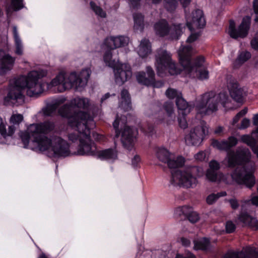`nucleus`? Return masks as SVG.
<instances>
[{"mask_svg":"<svg viewBox=\"0 0 258 258\" xmlns=\"http://www.w3.org/2000/svg\"><path fill=\"white\" fill-rule=\"evenodd\" d=\"M227 88L231 97L237 102H242L243 99V90L238 87L236 80L230 77L227 80Z\"/></svg>","mask_w":258,"mask_h":258,"instance_id":"6ab92c4d","label":"nucleus"},{"mask_svg":"<svg viewBox=\"0 0 258 258\" xmlns=\"http://www.w3.org/2000/svg\"><path fill=\"white\" fill-rule=\"evenodd\" d=\"M90 6L91 9L93 10V11L95 13V14L102 18H104L106 17L105 13L103 11V10L99 7L96 6L95 4L93 2H90Z\"/></svg>","mask_w":258,"mask_h":258,"instance_id":"79ce46f5","label":"nucleus"},{"mask_svg":"<svg viewBox=\"0 0 258 258\" xmlns=\"http://www.w3.org/2000/svg\"><path fill=\"white\" fill-rule=\"evenodd\" d=\"M252 151L253 153L256 155L257 158H258V146L253 145L252 147H251Z\"/></svg>","mask_w":258,"mask_h":258,"instance_id":"e2e57ef3","label":"nucleus"},{"mask_svg":"<svg viewBox=\"0 0 258 258\" xmlns=\"http://www.w3.org/2000/svg\"><path fill=\"white\" fill-rule=\"evenodd\" d=\"M185 162V160L182 156H178L173 158L171 156L169 160L166 162L170 168H175L182 166Z\"/></svg>","mask_w":258,"mask_h":258,"instance_id":"2f4dec72","label":"nucleus"},{"mask_svg":"<svg viewBox=\"0 0 258 258\" xmlns=\"http://www.w3.org/2000/svg\"><path fill=\"white\" fill-rule=\"evenodd\" d=\"M200 33L199 32L191 33V35L188 37L186 42L188 43H191L196 41L200 36Z\"/></svg>","mask_w":258,"mask_h":258,"instance_id":"3c124183","label":"nucleus"},{"mask_svg":"<svg viewBox=\"0 0 258 258\" xmlns=\"http://www.w3.org/2000/svg\"><path fill=\"white\" fill-rule=\"evenodd\" d=\"M23 0H11V7L14 11H18L24 7Z\"/></svg>","mask_w":258,"mask_h":258,"instance_id":"c03bdc74","label":"nucleus"},{"mask_svg":"<svg viewBox=\"0 0 258 258\" xmlns=\"http://www.w3.org/2000/svg\"><path fill=\"white\" fill-rule=\"evenodd\" d=\"M194 249L196 250H207L210 246V241L206 238H203L198 240H195Z\"/></svg>","mask_w":258,"mask_h":258,"instance_id":"473e14b6","label":"nucleus"},{"mask_svg":"<svg viewBox=\"0 0 258 258\" xmlns=\"http://www.w3.org/2000/svg\"><path fill=\"white\" fill-rule=\"evenodd\" d=\"M13 33L16 46L15 53L21 55L23 53V45L16 26H13Z\"/></svg>","mask_w":258,"mask_h":258,"instance_id":"c85d7f7f","label":"nucleus"},{"mask_svg":"<svg viewBox=\"0 0 258 258\" xmlns=\"http://www.w3.org/2000/svg\"><path fill=\"white\" fill-rule=\"evenodd\" d=\"M141 160L140 157L138 155H135L132 161V164L134 167H137Z\"/></svg>","mask_w":258,"mask_h":258,"instance_id":"6e6d98bb","label":"nucleus"},{"mask_svg":"<svg viewBox=\"0 0 258 258\" xmlns=\"http://www.w3.org/2000/svg\"><path fill=\"white\" fill-rule=\"evenodd\" d=\"M128 37L122 36L117 37H110L105 39L104 45L110 49L123 46L126 45L128 42Z\"/></svg>","mask_w":258,"mask_h":258,"instance_id":"412c9836","label":"nucleus"},{"mask_svg":"<svg viewBox=\"0 0 258 258\" xmlns=\"http://www.w3.org/2000/svg\"><path fill=\"white\" fill-rule=\"evenodd\" d=\"M251 18L249 16H246L242 19V21L237 29L235 28V23L233 20H230L228 28V34L233 38L238 37L244 38L248 34L250 26Z\"/></svg>","mask_w":258,"mask_h":258,"instance_id":"ddd939ff","label":"nucleus"},{"mask_svg":"<svg viewBox=\"0 0 258 258\" xmlns=\"http://www.w3.org/2000/svg\"><path fill=\"white\" fill-rule=\"evenodd\" d=\"M66 98L61 97L54 100L52 103L48 105L44 110L43 113L45 116H51L56 111L57 107L66 101Z\"/></svg>","mask_w":258,"mask_h":258,"instance_id":"393cba45","label":"nucleus"},{"mask_svg":"<svg viewBox=\"0 0 258 258\" xmlns=\"http://www.w3.org/2000/svg\"><path fill=\"white\" fill-rule=\"evenodd\" d=\"M251 57V53L247 51L239 52L233 64L234 68H238Z\"/></svg>","mask_w":258,"mask_h":258,"instance_id":"c756f323","label":"nucleus"},{"mask_svg":"<svg viewBox=\"0 0 258 258\" xmlns=\"http://www.w3.org/2000/svg\"><path fill=\"white\" fill-rule=\"evenodd\" d=\"M91 104L90 100L87 98L75 97L71 100L69 104H66L60 107L58 113L62 117L69 118V123L72 127L80 124H92L94 126V121L88 112Z\"/></svg>","mask_w":258,"mask_h":258,"instance_id":"20e7f679","label":"nucleus"},{"mask_svg":"<svg viewBox=\"0 0 258 258\" xmlns=\"http://www.w3.org/2000/svg\"><path fill=\"white\" fill-rule=\"evenodd\" d=\"M155 116L159 121L164 120L166 116L169 118L168 121H174L175 115L174 114L173 104L170 102H166L163 108L160 109L155 114Z\"/></svg>","mask_w":258,"mask_h":258,"instance_id":"a211bd4d","label":"nucleus"},{"mask_svg":"<svg viewBox=\"0 0 258 258\" xmlns=\"http://www.w3.org/2000/svg\"><path fill=\"white\" fill-rule=\"evenodd\" d=\"M153 88H161L163 86V83L162 81H155V76L154 77V80L153 81V83L150 85Z\"/></svg>","mask_w":258,"mask_h":258,"instance_id":"4d7b16f0","label":"nucleus"},{"mask_svg":"<svg viewBox=\"0 0 258 258\" xmlns=\"http://www.w3.org/2000/svg\"><path fill=\"white\" fill-rule=\"evenodd\" d=\"M225 227L226 232L230 233L235 230L236 226L232 221H229L226 222Z\"/></svg>","mask_w":258,"mask_h":258,"instance_id":"de8ad7c7","label":"nucleus"},{"mask_svg":"<svg viewBox=\"0 0 258 258\" xmlns=\"http://www.w3.org/2000/svg\"><path fill=\"white\" fill-rule=\"evenodd\" d=\"M46 72L40 70L30 72L27 76H21L10 81L9 92L4 98L5 105L19 106L25 102V96L22 93L25 90L30 97L37 96L44 90L45 83L41 79L46 76Z\"/></svg>","mask_w":258,"mask_h":258,"instance_id":"7ed1b4c3","label":"nucleus"},{"mask_svg":"<svg viewBox=\"0 0 258 258\" xmlns=\"http://www.w3.org/2000/svg\"><path fill=\"white\" fill-rule=\"evenodd\" d=\"M54 128V123L50 121L31 124L27 131L20 133L24 148H29L35 151H45L50 157H66L73 155L70 150L69 144L61 138L52 136L48 138L39 135L48 134Z\"/></svg>","mask_w":258,"mask_h":258,"instance_id":"f257e3e1","label":"nucleus"},{"mask_svg":"<svg viewBox=\"0 0 258 258\" xmlns=\"http://www.w3.org/2000/svg\"><path fill=\"white\" fill-rule=\"evenodd\" d=\"M92 124L85 125L80 124L76 126L77 130L68 135L69 140L75 143L79 142L77 154L79 155L96 156L98 151L94 143L90 138V129Z\"/></svg>","mask_w":258,"mask_h":258,"instance_id":"423d86ee","label":"nucleus"},{"mask_svg":"<svg viewBox=\"0 0 258 258\" xmlns=\"http://www.w3.org/2000/svg\"><path fill=\"white\" fill-rule=\"evenodd\" d=\"M165 95L170 99L176 98V100L178 97L182 96L181 92L173 88H168L165 92Z\"/></svg>","mask_w":258,"mask_h":258,"instance_id":"4c0bfd02","label":"nucleus"},{"mask_svg":"<svg viewBox=\"0 0 258 258\" xmlns=\"http://www.w3.org/2000/svg\"><path fill=\"white\" fill-rule=\"evenodd\" d=\"M121 99L119 106L126 111L130 110L131 109V98L127 90L123 89L122 90Z\"/></svg>","mask_w":258,"mask_h":258,"instance_id":"cd10ccee","label":"nucleus"},{"mask_svg":"<svg viewBox=\"0 0 258 258\" xmlns=\"http://www.w3.org/2000/svg\"><path fill=\"white\" fill-rule=\"evenodd\" d=\"M179 211L181 212L183 215H186L187 213L186 211H189L187 217L188 220L192 223L197 222L199 220V216L198 214L194 211H190V209L187 206H183L178 208Z\"/></svg>","mask_w":258,"mask_h":258,"instance_id":"7c9ffc66","label":"nucleus"},{"mask_svg":"<svg viewBox=\"0 0 258 258\" xmlns=\"http://www.w3.org/2000/svg\"><path fill=\"white\" fill-rule=\"evenodd\" d=\"M91 72L89 69H83L79 73L73 72L66 74L61 72L50 83L47 84V88L54 92H62L72 88L81 91L86 86Z\"/></svg>","mask_w":258,"mask_h":258,"instance_id":"39448f33","label":"nucleus"},{"mask_svg":"<svg viewBox=\"0 0 258 258\" xmlns=\"http://www.w3.org/2000/svg\"><path fill=\"white\" fill-rule=\"evenodd\" d=\"M247 108L246 107H245L244 109L241 110L240 111H239L237 114L240 117H242L244 115H245L247 112Z\"/></svg>","mask_w":258,"mask_h":258,"instance_id":"680f3d73","label":"nucleus"},{"mask_svg":"<svg viewBox=\"0 0 258 258\" xmlns=\"http://www.w3.org/2000/svg\"><path fill=\"white\" fill-rule=\"evenodd\" d=\"M208 133V128L206 122L201 120L199 124L191 128L189 132L185 135L184 140L188 146L201 145Z\"/></svg>","mask_w":258,"mask_h":258,"instance_id":"f8f14e48","label":"nucleus"},{"mask_svg":"<svg viewBox=\"0 0 258 258\" xmlns=\"http://www.w3.org/2000/svg\"><path fill=\"white\" fill-rule=\"evenodd\" d=\"M146 72L147 73L143 72L138 73L136 78L139 83L149 86L153 83L155 73L150 67H147Z\"/></svg>","mask_w":258,"mask_h":258,"instance_id":"4be33fe9","label":"nucleus"},{"mask_svg":"<svg viewBox=\"0 0 258 258\" xmlns=\"http://www.w3.org/2000/svg\"><path fill=\"white\" fill-rule=\"evenodd\" d=\"M203 168L190 166L182 170H177L172 173V184L186 188L192 187L197 183V178L204 175Z\"/></svg>","mask_w":258,"mask_h":258,"instance_id":"1a4fd4ad","label":"nucleus"},{"mask_svg":"<svg viewBox=\"0 0 258 258\" xmlns=\"http://www.w3.org/2000/svg\"><path fill=\"white\" fill-rule=\"evenodd\" d=\"M226 195L225 191H222L217 194H212L210 195L207 198V202L208 204H213L217 199L221 197H224Z\"/></svg>","mask_w":258,"mask_h":258,"instance_id":"58836bf2","label":"nucleus"},{"mask_svg":"<svg viewBox=\"0 0 258 258\" xmlns=\"http://www.w3.org/2000/svg\"><path fill=\"white\" fill-rule=\"evenodd\" d=\"M210 169L206 173L207 178L211 181H224L227 183L226 176L222 173H217L215 171L220 168V164L216 160H212L209 163Z\"/></svg>","mask_w":258,"mask_h":258,"instance_id":"f3484780","label":"nucleus"},{"mask_svg":"<svg viewBox=\"0 0 258 258\" xmlns=\"http://www.w3.org/2000/svg\"><path fill=\"white\" fill-rule=\"evenodd\" d=\"M154 28L156 35L160 37L168 36L170 39H178L185 27L181 24L169 26L166 20H161L155 24Z\"/></svg>","mask_w":258,"mask_h":258,"instance_id":"9b49d317","label":"nucleus"},{"mask_svg":"<svg viewBox=\"0 0 258 258\" xmlns=\"http://www.w3.org/2000/svg\"><path fill=\"white\" fill-rule=\"evenodd\" d=\"M250 120L247 118H243L241 122L240 125L239 126L240 130H243L247 128L250 125Z\"/></svg>","mask_w":258,"mask_h":258,"instance_id":"8fccbe9b","label":"nucleus"},{"mask_svg":"<svg viewBox=\"0 0 258 258\" xmlns=\"http://www.w3.org/2000/svg\"><path fill=\"white\" fill-rule=\"evenodd\" d=\"M187 114H179V116L178 117V124H179V126L183 129L186 128L188 126V124H187V123L186 121V119L185 118V116Z\"/></svg>","mask_w":258,"mask_h":258,"instance_id":"49530a36","label":"nucleus"},{"mask_svg":"<svg viewBox=\"0 0 258 258\" xmlns=\"http://www.w3.org/2000/svg\"><path fill=\"white\" fill-rule=\"evenodd\" d=\"M238 219L244 225H247L255 230L258 229V221L255 218L250 216L246 213L241 211L238 216Z\"/></svg>","mask_w":258,"mask_h":258,"instance_id":"5701e85b","label":"nucleus"},{"mask_svg":"<svg viewBox=\"0 0 258 258\" xmlns=\"http://www.w3.org/2000/svg\"><path fill=\"white\" fill-rule=\"evenodd\" d=\"M231 207L234 209H237L239 207L238 201L236 199H232L229 200Z\"/></svg>","mask_w":258,"mask_h":258,"instance_id":"5fc2aeb1","label":"nucleus"},{"mask_svg":"<svg viewBox=\"0 0 258 258\" xmlns=\"http://www.w3.org/2000/svg\"><path fill=\"white\" fill-rule=\"evenodd\" d=\"M108 49L109 50L106 51L103 56L104 61L107 66L112 68H114L118 63V61L115 59H112V53L110 52L111 49Z\"/></svg>","mask_w":258,"mask_h":258,"instance_id":"f704fd0d","label":"nucleus"},{"mask_svg":"<svg viewBox=\"0 0 258 258\" xmlns=\"http://www.w3.org/2000/svg\"><path fill=\"white\" fill-rule=\"evenodd\" d=\"M15 127L14 125H11L9 127L8 131L6 129V125L2 121L0 124V134L4 138L8 136H11L14 133Z\"/></svg>","mask_w":258,"mask_h":258,"instance_id":"c9c22d12","label":"nucleus"},{"mask_svg":"<svg viewBox=\"0 0 258 258\" xmlns=\"http://www.w3.org/2000/svg\"><path fill=\"white\" fill-rule=\"evenodd\" d=\"M253 8L255 14H258V0H253Z\"/></svg>","mask_w":258,"mask_h":258,"instance_id":"052dcab7","label":"nucleus"},{"mask_svg":"<svg viewBox=\"0 0 258 258\" xmlns=\"http://www.w3.org/2000/svg\"><path fill=\"white\" fill-rule=\"evenodd\" d=\"M196 51L189 45H181L178 50L179 61L183 68V71L189 77L194 78L197 71L203 69L205 58L199 56L195 60L194 64L191 62V56Z\"/></svg>","mask_w":258,"mask_h":258,"instance_id":"6e6552de","label":"nucleus"},{"mask_svg":"<svg viewBox=\"0 0 258 258\" xmlns=\"http://www.w3.org/2000/svg\"><path fill=\"white\" fill-rule=\"evenodd\" d=\"M251 201L253 205L258 206V196L253 197Z\"/></svg>","mask_w":258,"mask_h":258,"instance_id":"338daca9","label":"nucleus"},{"mask_svg":"<svg viewBox=\"0 0 258 258\" xmlns=\"http://www.w3.org/2000/svg\"><path fill=\"white\" fill-rule=\"evenodd\" d=\"M175 258H196V257L193 254L189 253L187 256H185L180 254H177Z\"/></svg>","mask_w":258,"mask_h":258,"instance_id":"bf43d9fd","label":"nucleus"},{"mask_svg":"<svg viewBox=\"0 0 258 258\" xmlns=\"http://www.w3.org/2000/svg\"><path fill=\"white\" fill-rule=\"evenodd\" d=\"M238 143L236 138L229 137L227 140L218 141L213 140L212 146L220 151L227 152V155L223 161V164L228 167H234L238 165L248 163L249 167L244 166L243 168H237L231 174L232 178L240 184H244L246 187L251 188L255 182L253 173L255 171L254 163L250 161L251 153L245 148L238 147L235 151H229Z\"/></svg>","mask_w":258,"mask_h":258,"instance_id":"f03ea898","label":"nucleus"},{"mask_svg":"<svg viewBox=\"0 0 258 258\" xmlns=\"http://www.w3.org/2000/svg\"><path fill=\"white\" fill-rule=\"evenodd\" d=\"M195 158L198 161H203L206 157V153L204 151H200L195 155Z\"/></svg>","mask_w":258,"mask_h":258,"instance_id":"864d4df0","label":"nucleus"},{"mask_svg":"<svg viewBox=\"0 0 258 258\" xmlns=\"http://www.w3.org/2000/svg\"><path fill=\"white\" fill-rule=\"evenodd\" d=\"M185 18L186 26L191 32L203 28L206 25L203 11L200 10L195 11L191 15H187L185 12Z\"/></svg>","mask_w":258,"mask_h":258,"instance_id":"4468645a","label":"nucleus"},{"mask_svg":"<svg viewBox=\"0 0 258 258\" xmlns=\"http://www.w3.org/2000/svg\"><path fill=\"white\" fill-rule=\"evenodd\" d=\"M176 104L179 110V114H187L194 108V106L190 104H188L182 96L177 98L176 100Z\"/></svg>","mask_w":258,"mask_h":258,"instance_id":"a878e982","label":"nucleus"},{"mask_svg":"<svg viewBox=\"0 0 258 258\" xmlns=\"http://www.w3.org/2000/svg\"><path fill=\"white\" fill-rule=\"evenodd\" d=\"M241 141L250 147H252L255 144V140L250 136L247 135L242 136L241 137Z\"/></svg>","mask_w":258,"mask_h":258,"instance_id":"37998d69","label":"nucleus"},{"mask_svg":"<svg viewBox=\"0 0 258 258\" xmlns=\"http://www.w3.org/2000/svg\"><path fill=\"white\" fill-rule=\"evenodd\" d=\"M252 120L253 125L256 126L258 125V114H255L253 116Z\"/></svg>","mask_w":258,"mask_h":258,"instance_id":"0e129e2a","label":"nucleus"},{"mask_svg":"<svg viewBox=\"0 0 258 258\" xmlns=\"http://www.w3.org/2000/svg\"><path fill=\"white\" fill-rule=\"evenodd\" d=\"M152 52L151 44L148 39H143L141 40L138 47V53L140 57H147Z\"/></svg>","mask_w":258,"mask_h":258,"instance_id":"b1692460","label":"nucleus"},{"mask_svg":"<svg viewBox=\"0 0 258 258\" xmlns=\"http://www.w3.org/2000/svg\"><path fill=\"white\" fill-rule=\"evenodd\" d=\"M138 131L136 129L125 126L121 134V140L123 146L128 150H131L136 141Z\"/></svg>","mask_w":258,"mask_h":258,"instance_id":"dca6fc26","label":"nucleus"},{"mask_svg":"<svg viewBox=\"0 0 258 258\" xmlns=\"http://www.w3.org/2000/svg\"><path fill=\"white\" fill-rule=\"evenodd\" d=\"M130 5L133 8H136L138 3L140 1V0H130Z\"/></svg>","mask_w":258,"mask_h":258,"instance_id":"69168bd1","label":"nucleus"},{"mask_svg":"<svg viewBox=\"0 0 258 258\" xmlns=\"http://www.w3.org/2000/svg\"><path fill=\"white\" fill-rule=\"evenodd\" d=\"M223 258H247L242 251H229L225 254Z\"/></svg>","mask_w":258,"mask_h":258,"instance_id":"ea45409f","label":"nucleus"},{"mask_svg":"<svg viewBox=\"0 0 258 258\" xmlns=\"http://www.w3.org/2000/svg\"><path fill=\"white\" fill-rule=\"evenodd\" d=\"M223 131V127L221 126H218L215 130L214 133L216 134H219L221 133Z\"/></svg>","mask_w":258,"mask_h":258,"instance_id":"774afa93","label":"nucleus"},{"mask_svg":"<svg viewBox=\"0 0 258 258\" xmlns=\"http://www.w3.org/2000/svg\"><path fill=\"white\" fill-rule=\"evenodd\" d=\"M119 117L118 115H117L115 120L113 123V126L114 129L115 130V137L118 138L119 136L120 132L119 131Z\"/></svg>","mask_w":258,"mask_h":258,"instance_id":"09e8293b","label":"nucleus"},{"mask_svg":"<svg viewBox=\"0 0 258 258\" xmlns=\"http://www.w3.org/2000/svg\"><path fill=\"white\" fill-rule=\"evenodd\" d=\"M23 120V116L21 114H13L10 119V123L13 124H19Z\"/></svg>","mask_w":258,"mask_h":258,"instance_id":"a18cd8bd","label":"nucleus"},{"mask_svg":"<svg viewBox=\"0 0 258 258\" xmlns=\"http://www.w3.org/2000/svg\"><path fill=\"white\" fill-rule=\"evenodd\" d=\"M250 44L253 49L258 51V34L251 40Z\"/></svg>","mask_w":258,"mask_h":258,"instance_id":"603ef678","label":"nucleus"},{"mask_svg":"<svg viewBox=\"0 0 258 258\" xmlns=\"http://www.w3.org/2000/svg\"><path fill=\"white\" fill-rule=\"evenodd\" d=\"M155 66L157 73L159 76L163 77L167 72L171 75H176L180 73L181 70L178 68L171 58L170 53L163 48H159L155 55Z\"/></svg>","mask_w":258,"mask_h":258,"instance_id":"9d476101","label":"nucleus"},{"mask_svg":"<svg viewBox=\"0 0 258 258\" xmlns=\"http://www.w3.org/2000/svg\"><path fill=\"white\" fill-rule=\"evenodd\" d=\"M228 99V97L225 92L218 94L213 91L206 92L201 95L196 101L195 109L197 113L201 116L210 115L218 110L220 104L224 106Z\"/></svg>","mask_w":258,"mask_h":258,"instance_id":"0eeeda50","label":"nucleus"},{"mask_svg":"<svg viewBox=\"0 0 258 258\" xmlns=\"http://www.w3.org/2000/svg\"><path fill=\"white\" fill-rule=\"evenodd\" d=\"M134 28L137 30L142 31L143 29L144 17L141 14H135L134 15Z\"/></svg>","mask_w":258,"mask_h":258,"instance_id":"e433bc0d","label":"nucleus"},{"mask_svg":"<svg viewBox=\"0 0 258 258\" xmlns=\"http://www.w3.org/2000/svg\"><path fill=\"white\" fill-rule=\"evenodd\" d=\"M15 58L0 50V75H4L11 71L14 66Z\"/></svg>","mask_w":258,"mask_h":258,"instance_id":"aec40b11","label":"nucleus"},{"mask_svg":"<svg viewBox=\"0 0 258 258\" xmlns=\"http://www.w3.org/2000/svg\"><path fill=\"white\" fill-rule=\"evenodd\" d=\"M113 69L115 81L119 85H122L132 76L131 67L127 63H118Z\"/></svg>","mask_w":258,"mask_h":258,"instance_id":"2eb2a0df","label":"nucleus"},{"mask_svg":"<svg viewBox=\"0 0 258 258\" xmlns=\"http://www.w3.org/2000/svg\"><path fill=\"white\" fill-rule=\"evenodd\" d=\"M180 242L181 243L182 245L184 246H188L190 244V241L189 239L184 238V237H181L180 239Z\"/></svg>","mask_w":258,"mask_h":258,"instance_id":"13d9d810","label":"nucleus"},{"mask_svg":"<svg viewBox=\"0 0 258 258\" xmlns=\"http://www.w3.org/2000/svg\"><path fill=\"white\" fill-rule=\"evenodd\" d=\"M96 156L102 160H114L117 159V153L115 149H108L98 151Z\"/></svg>","mask_w":258,"mask_h":258,"instance_id":"bb28decb","label":"nucleus"},{"mask_svg":"<svg viewBox=\"0 0 258 258\" xmlns=\"http://www.w3.org/2000/svg\"><path fill=\"white\" fill-rule=\"evenodd\" d=\"M195 77L200 80H205L209 78V72L205 68L200 69L195 73Z\"/></svg>","mask_w":258,"mask_h":258,"instance_id":"a19ab883","label":"nucleus"},{"mask_svg":"<svg viewBox=\"0 0 258 258\" xmlns=\"http://www.w3.org/2000/svg\"><path fill=\"white\" fill-rule=\"evenodd\" d=\"M171 155L170 153L167 149L163 148H159L156 152L157 158L163 163H166Z\"/></svg>","mask_w":258,"mask_h":258,"instance_id":"72a5a7b5","label":"nucleus"}]
</instances>
